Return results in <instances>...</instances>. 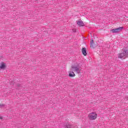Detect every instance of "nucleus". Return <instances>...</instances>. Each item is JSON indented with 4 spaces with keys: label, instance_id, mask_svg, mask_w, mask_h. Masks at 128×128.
<instances>
[{
    "label": "nucleus",
    "instance_id": "7ed1b4c3",
    "mask_svg": "<svg viewBox=\"0 0 128 128\" xmlns=\"http://www.w3.org/2000/svg\"><path fill=\"white\" fill-rule=\"evenodd\" d=\"M88 116L90 120H94L96 118L97 114L94 112H92L88 114Z\"/></svg>",
    "mask_w": 128,
    "mask_h": 128
},
{
    "label": "nucleus",
    "instance_id": "20e7f679",
    "mask_svg": "<svg viewBox=\"0 0 128 128\" xmlns=\"http://www.w3.org/2000/svg\"><path fill=\"white\" fill-rule=\"evenodd\" d=\"M124 30V27H120L115 29H112L111 30V32L113 34H116V32H120V30Z\"/></svg>",
    "mask_w": 128,
    "mask_h": 128
},
{
    "label": "nucleus",
    "instance_id": "39448f33",
    "mask_svg": "<svg viewBox=\"0 0 128 128\" xmlns=\"http://www.w3.org/2000/svg\"><path fill=\"white\" fill-rule=\"evenodd\" d=\"M77 24H78L79 26H84V22H82V20L78 21L77 22Z\"/></svg>",
    "mask_w": 128,
    "mask_h": 128
},
{
    "label": "nucleus",
    "instance_id": "f257e3e1",
    "mask_svg": "<svg viewBox=\"0 0 128 128\" xmlns=\"http://www.w3.org/2000/svg\"><path fill=\"white\" fill-rule=\"evenodd\" d=\"M82 70V67L80 66H72L71 69L69 71V76H70V78H74V76H76V74H74V72H76L77 74H80Z\"/></svg>",
    "mask_w": 128,
    "mask_h": 128
},
{
    "label": "nucleus",
    "instance_id": "1a4fd4ad",
    "mask_svg": "<svg viewBox=\"0 0 128 128\" xmlns=\"http://www.w3.org/2000/svg\"><path fill=\"white\" fill-rule=\"evenodd\" d=\"M4 105L0 104V107L2 108Z\"/></svg>",
    "mask_w": 128,
    "mask_h": 128
},
{
    "label": "nucleus",
    "instance_id": "6e6552de",
    "mask_svg": "<svg viewBox=\"0 0 128 128\" xmlns=\"http://www.w3.org/2000/svg\"><path fill=\"white\" fill-rule=\"evenodd\" d=\"M94 40H92L91 41H90V48H94Z\"/></svg>",
    "mask_w": 128,
    "mask_h": 128
},
{
    "label": "nucleus",
    "instance_id": "423d86ee",
    "mask_svg": "<svg viewBox=\"0 0 128 128\" xmlns=\"http://www.w3.org/2000/svg\"><path fill=\"white\" fill-rule=\"evenodd\" d=\"M82 54L84 56H86V54H88L86 53V48H82Z\"/></svg>",
    "mask_w": 128,
    "mask_h": 128
},
{
    "label": "nucleus",
    "instance_id": "9d476101",
    "mask_svg": "<svg viewBox=\"0 0 128 128\" xmlns=\"http://www.w3.org/2000/svg\"><path fill=\"white\" fill-rule=\"evenodd\" d=\"M2 116H0V120H2Z\"/></svg>",
    "mask_w": 128,
    "mask_h": 128
},
{
    "label": "nucleus",
    "instance_id": "f03ea898",
    "mask_svg": "<svg viewBox=\"0 0 128 128\" xmlns=\"http://www.w3.org/2000/svg\"><path fill=\"white\" fill-rule=\"evenodd\" d=\"M118 58H126L128 56V50L126 49H123L120 53L118 55Z\"/></svg>",
    "mask_w": 128,
    "mask_h": 128
},
{
    "label": "nucleus",
    "instance_id": "9b49d317",
    "mask_svg": "<svg viewBox=\"0 0 128 128\" xmlns=\"http://www.w3.org/2000/svg\"><path fill=\"white\" fill-rule=\"evenodd\" d=\"M1 64H4V62H2L1 63Z\"/></svg>",
    "mask_w": 128,
    "mask_h": 128
},
{
    "label": "nucleus",
    "instance_id": "0eeeda50",
    "mask_svg": "<svg viewBox=\"0 0 128 128\" xmlns=\"http://www.w3.org/2000/svg\"><path fill=\"white\" fill-rule=\"evenodd\" d=\"M6 68V64H2L0 66V70H4Z\"/></svg>",
    "mask_w": 128,
    "mask_h": 128
}]
</instances>
